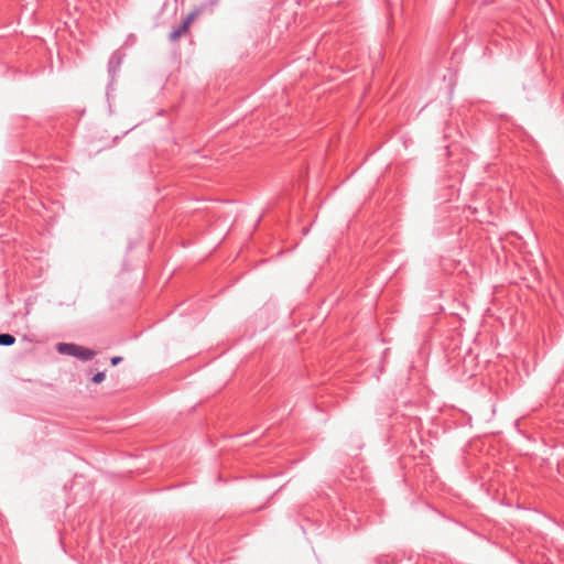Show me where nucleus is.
Returning <instances> with one entry per match:
<instances>
[{"mask_svg":"<svg viewBox=\"0 0 564 564\" xmlns=\"http://www.w3.org/2000/svg\"><path fill=\"white\" fill-rule=\"evenodd\" d=\"M15 343V337L11 334H0V346H11Z\"/></svg>","mask_w":564,"mask_h":564,"instance_id":"nucleus-5","label":"nucleus"},{"mask_svg":"<svg viewBox=\"0 0 564 564\" xmlns=\"http://www.w3.org/2000/svg\"><path fill=\"white\" fill-rule=\"evenodd\" d=\"M95 356H96L95 350L78 345L74 357L79 360H83V361H88V360H91Z\"/></svg>","mask_w":564,"mask_h":564,"instance_id":"nucleus-3","label":"nucleus"},{"mask_svg":"<svg viewBox=\"0 0 564 564\" xmlns=\"http://www.w3.org/2000/svg\"><path fill=\"white\" fill-rule=\"evenodd\" d=\"M121 360H122V358H121V357L116 356V357H112V358L110 359V362H111V365H112V366H116V365H118Z\"/></svg>","mask_w":564,"mask_h":564,"instance_id":"nucleus-7","label":"nucleus"},{"mask_svg":"<svg viewBox=\"0 0 564 564\" xmlns=\"http://www.w3.org/2000/svg\"><path fill=\"white\" fill-rule=\"evenodd\" d=\"M199 14V10L192 11L186 19L177 26L172 30V32L169 35L170 41L175 42L177 41L182 35H184L187 31L192 22L195 20V18Z\"/></svg>","mask_w":564,"mask_h":564,"instance_id":"nucleus-1","label":"nucleus"},{"mask_svg":"<svg viewBox=\"0 0 564 564\" xmlns=\"http://www.w3.org/2000/svg\"><path fill=\"white\" fill-rule=\"evenodd\" d=\"M78 345L73 343H58L56 345L57 352L67 356H75Z\"/></svg>","mask_w":564,"mask_h":564,"instance_id":"nucleus-4","label":"nucleus"},{"mask_svg":"<svg viewBox=\"0 0 564 564\" xmlns=\"http://www.w3.org/2000/svg\"><path fill=\"white\" fill-rule=\"evenodd\" d=\"M105 380V372H97L96 375H94V377L91 378V381L94 383H100Z\"/></svg>","mask_w":564,"mask_h":564,"instance_id":"nucleus-6","label":"nucleus"},{"mask_svg":"<svg viewBox=\"0 0 564 564\" xmlns=\"http://www.w3.org/2000/svg\"><path fill=\"white\" fill-rule=\"evenodd\" d=\"M123 57L124 54L120 50H117L111 54L108 61V72L111 77L116 76L117 72L119 70L122 64Z\"/></svg>","mask_w":564,"mask_h":564,"instance_id":"nucleus-2","label":"nucleus"}]
</instances>
